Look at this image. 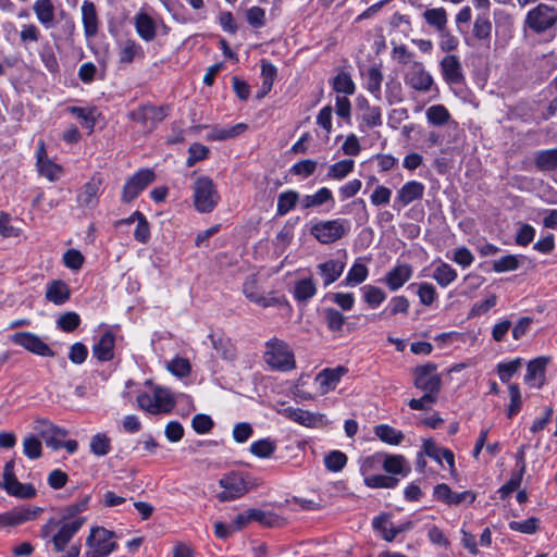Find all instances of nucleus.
Here are the masks:
<instances>
[{
	"label": "nucleus",
	"mask_w": 557,
	"mask_h": 557,
	"mask_svg": "<svg viewBox=\"0 0 557 557\" xmlns=\"http://www.w3.org/2000/svg\"><path fill=\"white\" fill-rule=\"evenodd\" d=\"M347 463V456L339 450H332L324 457V466L331 472L341 471Z\"/></svg>",
	"instance_id": "55"
},
{
	"label": "nucleus",
	"mask_w": 557,
	"mask_h": 557,
	"mask_svg": "<svg viewBox=\"0 0 557 557\" xmlns=\"http://www.w3.org/2000/svg\"><path fill=\"white\" fill-rule=\"evenodd\" d=\"M144 57L143 47L134 39H127L120 46L119 62L122 64H129L135 59H143Z\"/></svg>",
	"instance_id": "31"
},
{
	"label": "nucleus",
	"mask_w": 557,
	"mask_h": 557,
	"mask_svg": "<svg viewBox=\"0 0 557 557\" xmlns=\"http://www.w3.org/2000/svg\"><path fill=\"white\" fill-rule=\"evenodd\" d=\"M168 370L176 376L184 377L190 373V363L185 358H174L168 363Z\"/></svg>",
	"instance_id": "64"
},
{
	"label": "nucleus",
	"mask_w": 557,
	"mask_h": 557,
	"mask_svg": "<svg viewBox=\"0 0 557 557\" xmlns=\"http://www.w3.org/2000/svg\"><path fill=\"white\" fill-rule=\"evenodd\" d=\"M317 294V284L310 277H304L295 282L293 288L294 298L299 302H307Z\"/></svg>",
	"instance_id": "32"
},
{
	"label": "nucleus",
	"mask_w": 557,
	"mask_h": 557,
	"mask_svg": "<svg viewBox=\"0 0 557 557\" xmlns=\"http://www.w3.org/2000/svg\"><path fill=\"white\" fill-rule=\"evenodd\" d=\"M168 113V107L145 104L131 111L128 117L150 132L166 117Z\"/></svg>",
	"instance_id": "9"
},
{
	"label": "nucleus",
	"mask_w": 557,
	"mask_h": 557,
	"mask_svg": "<svg viewBox=\"0 0 557 557\" xmlns=\"http://www.w3.org/2000/svg\"><path fill=\"white\" fill-rule=\"evenodd\" d=\"M137 403L141 409L152 414L170 412L175 405L171 392L162 387H156L151 395L147 393L138 395Z\"/></svg>",
	"instance_id": "5"
},
{
	"label": "nucleus",
	"mask_w": 557,
	"mask_h": 557,
	"mask_svg": "<svg viewBox=\"0 0 557 557\" xmlns=\"http://www.w3.org/2000/svg\"><path fill=\"white\" fill-rule=\"evenodd\" d=\"M347 370L344 367H337L335 369H324L315 377V384L318 385L319 392L324 395L330 391L334 389L338 384L342 375Z\"/></svg>",
	"instance_id": "20"
},
{
	"label": "nucleus",
	"mask_w": 557,
	"mask_h": 557,
	"mask_svg": "<svg viewBox=\"0 0 557 557\" xmlns=\"http://www.w3.org/2000/svg\"><path fill=\"white\" fill-rule=\"evenodd\" d=\"M66 434V431L63 429L50 426L42 433V437L48 447L58 450L62 448Z\"/></svg>",
	"instance_id": "47"
},
{
	"label": "nucleus",
	"mask_w": 557,
	"mask_h": 557,
	"mask_svg": "<svg viewBox=\"0 0 557 557\" xmlns=\"http://www.w3.org/2000/svg\"><path fill=\"white\" fill-rule=\"evenodd\" d=\"M101 185V177L92 176L78 193V205L84 208H95L98 203V197L100 195Z\"/></svg>",
	"instance_id": "18"
},
{
	"label": "nucleus",
	"mask_w": 557,
	"mask_h": 557,
	"mask_svg": "<svg viewBox=\"0 0 557 557\" xmlns=\"http://www.w3.org/2000/svg\"><path fill=\"white\" fill-rule=\"evenodd\" d=\"M519 267V259L515 255L504 256L498 260L493 262V270L495 272L502 273L507 271L517 270Z\"/></svg>",
	"instance_id": "61"
},
{
	"label": "nucleus",
	"mask_w": 557,
	"mask_h": 557,
	"mask_svg": "<svg viewBox=\"0 0 557 557\" xmlns=\"http://www.w3.org/2000/svg\"><path fill=\"white\" fill-rule=\"evenodd\" d=\"M243 293L250 301L263 308L281 304L280 298L274 296L268 297L264 295V292L260 289L257 277L255 275H250L246 278L243 284Z\"/></svg>",
	"instance_id": "15"
},
{
	"label": "nucleus",
	"mask_w": 557,
	"mask_h": 557,
	"mask_svg": "<svg viewBox=\"0 0 557 557\" xmlns=\"http://www.w3.org/2000/svg\"><path fill=\"white\" fill-rule=\"evenodd\" d=\"M372 525L387 542H392L398 535L396 525H394L386 516L375 517L372 521Z\"/></svg>",
	"instance_id": "40"
},
{
	"label": "nucleus",
	"mask_w": 557,
	"mask_h": 557,
	"mask_svg": "<svg viewBox=\"0 0 557 557\" xmlns=\"http://www.w3.org/2000/svg\"><path fill=\"white\" fill-rule=\"evenodd\" d=\"M38 146L37 166L40 175L51 182L58 181L62 174V168L47 157L44 141H39Z\"/></svg>",
	"instance_id": "19"
},
{
	"label": "nucleus",
	"mask_w": 557,
	"mask_h": 557,
	"mask_svg": "<svg viewBox=\"0 0 557 557\" xmlns=\"http://www.w3.org/2000/svg\"><path fill=\"white\" fill-rule=\"evenodd\" d=\"M42 509L32 506H20L0 513V528L17 527L33 521L41 513Z\"/></svg>",
	"instance_id": "11"
},
{
	"label": "nucleus",
	"mask_w": 557,
	"mask_h": 557,
	"mask_svg": "<svg viewBox=\"0 0 557 557\" xmlns=\"http://www.w3.org/2000/svg\"><path fill=\"white\" fill-rule=\"evenodd\" d=\"M223 492L216 495L220 502H228L243 496L247 492V485L244 479L236 474L230 473L219 481Z\"/></svg>",
	"instance_id": "12"
},
{
	"label": "nucleus",
	"mask_w": 557,
	"mask_h": 557,
	"mask_svg": "<svg viewBox=\"0 0 557 557\" xmlns=\"http://www.w3.org/2000/svg\"><path fill=\"white\" fill-rule=\"evenodd\" d=\"M521 367V359L516 358L509 362L497 364V372L502 382L507 383Z\"/></svg>",
	"instance_id": "58"
},
{
	"label": "nucleus",
	"mask_w": 557,
	"mask_h": 557,
	"mask_svg": "<svg viewBox=\"0 0 557 557\" xmlns=\"http://www.w3.org/2000/svg\"><path fill=\"white\" fill-rule=\"evenodd\" d=\"M114 533L104 528H94L86 540L88 547L85 557H107L116 547Z\"/></svg>",
	"instance_id": "6"
},
{
	"label": "nucleus",
	"mask_w": 557,
	"mask_h": 557,
	"mask_svg": "<svg viewBox=\"0 0 557 557\" xmlns=\"http://www.w3.org/2000/svg\"><path fill=\"white\" fill-rule=\"evenodd\" d=\"M82 22L86 37H94L99 29L96 5L91 1H84L82 4Z\"/></svg>",
	"instance_id": "26"
},
{
	"label": "nucleus",
	"mask_w": 557,
	"mask_h": 557,
	"mask_svg": "<svg viewBox=\"0 0 557 557\" xmlns=\"http://www.w3.org/2000/svg\"><path fill=\"white\" fill-rule=\"evenodd\" d=\"M349 230V221L335 219L314 223L310 228V233L321 244H331L344 237Z\"/></svg>",
	"instance_id": "4"
},
{
	"label": "nucleus",
	"mask_w": 557,
	"mask_h": 557,
	"mask_svg": "<svg viewBox=\"0 0 557 557\" xmlns=\"http://www.w3.org/2000/svg\"><path fill=\"white\" fill-rule=\"evenodd\" d=\"M298 201H300V198L296 190L289 189L281 193L277 198V215H286L292 209L296 207Z\"/></svg>",
	"instance_id": "37"
},
{
	"label": "nucleus",
	"mask_w": 557,
	"mask_h": 557,
	"mask_svg": "<svg viewBox=\"0 0 557 557\" xmlns=\"http://www.w3.org/2000/svg\"><path fill=\"white\" fill-rule=\"evenodd\" d=\"M424 194V185L418 181H410L403 185L397 191L395 203L403 207L408 206L414 200L421 199Z\"/></svg>",
	"instance_id": "23"
},
{
	"label": "nucleus",
	"mask_w": 557,
	"mask_h": 557,
	"mask_svg": "<svg viewBox=\"0 0 557 557\" xmlns=\"http://www.w3.org/2000/svg\"><path fill=\"white\" fill-rule=\"evenodd\" d=\"M548 358H536L531 360L527 367L525 382L533 387H541L545 379V369Z\"/></svg>",
	"instance_id": "24"
},
{
	"label": "nucleus",
	"mask_w": 557,
	"mask_h": 557,
	"mask_svg": "<svg viewBox=\"0 0 557 557\" xmlns=\"http://www.w3.org/2000/svg\"><path fill=\"white\" fill-rule=\"evenodd\" d=\"M383 73L379 65L369 67L367 72V89L377 99L381 97Z\"/></svg>",
	"instance_id": "43"
},
{
	"label": "nucleus",
	"mask_w": 557,
	"mask_h": 557,
	"mask_svg": "<svg viewBox=\"0 0 557 557\" xmlns=\"http://www.w3.org/2000/svg\"><path fill=\"white\" fill-rule=\"evenodd\" d=\"M369 270L366 264L356 261L349 269L345 280L342 282L344 286H356L363 283L368 277Z\"/></svg>",
	"instance_id": "39"
},
{
	"label": "nucleus",
	"mask_w": 557,
	"mask_h": 557,
	"mask_svg": "<svg viewBox=\"0 0 557 557\" xmlns=\"http://www.w3.org/2000/svg\"><path fill=\"white\" fill-rule=\"evenodd\" d=\"M213 349L216 350L220 356L225 360H233L236 356L234 345L230 339L223 337H215L214 335L209 336Z\"/></svg>",
	"instance_id": "50"
},
{
	"label": "nucleus",
	"mask_w": 557,
	"mask_h": 557,
	"mask_svg": "<svg viewBox=\"0 0 557 557\" xmlns=\"http://www.w3.org/2000/svg\"><path fill=\"white\" fill-rule=\"evenodd\" d=\"M494 17L496 35L503 34L510 37L513 29V17L503 10L496 11Z\"/></svg>",
	"instance_id": "49"
},
{
	"label": "nucleus",
	"mask_w": 557,
	"mask_h": 557,
	"mask_svg": "<svg viewBox=\"0 0 557 557\" xmlns=\"http://www.w3.org/2000/svg\"><path fill=\"white\" fill-rule=\"evenodd\" d=\"M412 276V269L409 264H397L385 276V284L395 292L403 287Z\"/></svg>",
	"instance_id": "22"
},
{
	"label": "nucleus",
	"mask_w": 557,
	"mask_h": 557,
	"mask_svg": "<svg viewBox=\"0 0 557 557\" xmlns=\"http://www.w3.org/2000/svg\"><path fill=\"white\" fill-rule=\"evenodd\" d=\"M111 450V441L104 433H98L91 437L90 451L96 456H106Z\"/></svg>",
	"instance_id": "53"
},
{
	"label": "nucleus",
	"mask_w": 557,
	"mask_h": 557,
	"mask_svg": "<svg viewBox=\"0 0 557 557\" xmlns=\"http://www.w3.org/2000/svg\"><path fill=\"white\" fill-rule=\"evenodd\" d=\"M11 341L22 346L23 348L29 350L33 354H36L38 356L42 357H53L54 352L53 350L44 343L39 336L29 333V332H18L11 336Z\"/></svg>",
	"instance_id": "13"
},
{
	"label": "nucleus",
	"mask_w": 557,
	"mask_h": 557,
	"mask_svg": "<svg viewBox=\"0 0 557 557\" xmlns=\"http://www.w3.org/2000/svg\"><path fill=\"white\" fill-rule=\"evenodd\" d=\"M137 35L145 41H152L157 37L158 22L145 11L137 12L133 17Z\"/></svg>",
	"instance_id": "16"
},
{
	"label": "nucleus",
	"mask_w": 557,
	"mask_h": 557,
	"mask_svg": "<svg viewBox=\"0 0 557 557\" xmlns=\"http://www.w3.org/2000/svg\"><path fill=\"white\" fill-rule=\"evenodd\" d=\"M115 337L112 332L108 331L92 346V354L99 361H109L113 358Z\"/></svg>",
	"instance_id": "28"
},
{
	"label": "nucleus",
	"mask_w": 557,
	"mask_h": 557,
	"mask_svg": "<svg viewBox=\"0 0 557 557\" xmlns=\"http://www.w3.org/2000/svg\"><path fill=\"white\" fill-rule=\"evenodd\" d=\"M71 290L66 283L53 280L47 284L46 298L54 305H63L70 299Z\"/></svg>",
	"instance_id": "27"
},
{
	"label": "nucleus",
	"mask_w": 557,
	"mask_h": 557,
	"mask_svg": "<svg viewBox=\"0 0 557 557\" xmlns=\"http://www.w3.org/2000/svg\"><path fill=\"white\" fill-rule=\"evenodd\" d=\"M364 484L371 488H393L398 484V479L383 474L368 475Z\"/></svg>",
	"instance_id": "54"
},
{
	"label": "nucleus",
	"mask_w": 557,
	"mask_h": 557,
	"mask_svg": "<svg viewBox=\"0 0 557 557\" xmlns=\"http://www.w3.org/2000/svg\"><path fill=\"white\" fill-rule=\"evenodd\" d=\"M285 418L307 428H315L322 421L323 416L294 407H285L278 410Z\"/></svg>",
	"instance_id": "17"
},
{
	"label": "nucleus",
	"mask_w": 557,
	"mask_h": 557,
	"mask_svg": "<svg viewBox=\"0 0 557 557\" xmlns=\"http://www.w3.org/2000/svg\"><path fill=\"white\" fill-rule=\"evenodd\" d=\"M194 206L200 213H209L218 206L220 196L213 181L208 176L196 178L193 186Z\"/></svg>",
	"instance_id": "2"
},
{
	"label": "nucleus",
	"mask_w": 557,
	"mask_h": 557,
	"mask_svg": "<svg viewBox=\"0 0 557 557\" xmlns=\"http://www.w3.org/2000/svg\"><path fill=\"white\" fill-rule=\"evenodd\" d=\"M276 73V67L271 62L261 60L262 86L260 97H263L272 89Z\"/></svg>",
	"instance_id": "46"
},
{
	"label": "nucleus",
	"mask_w": 557,
	"mask_h": 557,
	"mask_svg": "<svg viewBox=\"0 0 557 557\" xmlns=\"http://www.w3.org/2000/svg\"><path fill=\"white\" fill-rule=\"evenodd\" d=\"M557 24V8L539 3L535 8L531 9L524 20L525 27L530 28L535 34H542Z\"/></svg>",
	"instance_id": "3"
},
{
	"label": "nucleus",
	"mask_w": 557,
	"mask_h": 557,
	"mask_svg": "<svg viewBox=\"0 0 557 557\" xmlns=\"http://www.w3.org/2000/svg\"><path fill=\"white\" fill-rule=\"evenodd\" d=\"M135 215L137 216L138 223L134 232V237L137 242L146 244L150 237L149 223L141 212L135 211Z\"/></svg>",
	"instance_id": "60"
},
{
	"label": "nucleus",
	"mask_w": 557,
	"mask_h": 557,
	"mask_svg": "<svg viewBox=\"0 0 557 557\" xmlns=\"http://www.w3.org/2000/svg\"><path fill=\"white\" fill-rule=\"evenodd\" d=\"M436 370L437 367L435 363L416 367L413 369V385L426 394L437 396L442 387V379L440 374L436 373Z\"/></svg>",
	"instance_id": "8"
},
{
	"label": "nucleus",
	"mask_w": 557,
	"mask_h": 557,
	"mask_svg": "<svg viewBox=\"0 0 557 557\" xmlns=\"http://www.w3.org/2000/svg\"><path fill=\"white\" fill-rule=\"evenodd\" d=\"M355 166L354 160L345 159L341 160L329 168L326 177L330 180L341 181L345 178Z\"/></svg>",
	"instance_id": "48"
},
{
	"label": "nucleus",
	"mask_w": 557,
	"mask_h": 557,
	"mask_svg": "<svg viewBox=\"0 0 557 557\" xmlns=\"http://www.w3.org/2000/svg\"><path fill=\"white\" fill-rule=\"evenodd\" d=\"M361 290L363 293L364 301L371 308L379 307L386 299L385 292L376 286L366 285L361 288Z\"/></svg>",
	"instance_id": "52"
},
{
	"label": "nucleus",
	"mask_w": 557,
	"mask_h": 557,
	"mask_svg": "<svg viewBox=\"0 0 557 557\" xmlns=\"http://www.w3.org/2000/svg\"><path fill=\"white\" fill-rule=\"evenodd\" d=\"M246 129L247 125L245 123H238L236 125L224 128H215L211 134V138L214 140H225L240 135Z\"/></svg>",
	"instance_id": "57"
},
{
	"label": "nucleus",
	"mask_w": 557,
	"mask_h": 557,
	"mask_svg": "<svg viewBox=\"0 0 557 557\" xmlns=\"http://www.w3.org/2000/svg\"><path fill=\"white\" fill-rule=\"evenodd\" d=\"M276 449V444L271 438H262L250 445V453L259 458L271 457Z\"/></svg>",
	"instance_id": "51"
},
{
	"label": "nucleus",
	"mask_w": 557,
	"mask_h": 557,
	"mask_svg": "<svg viewBox=\"0 0 557 557\" xmlns=\"http://www.w3.org/2000/svg\"><path fill=\"white\" fill-rule=\"evenodd\" d=\"M375 435L384 443L398 445L404 440V434L387 424H380L374 429Z\"/></svg>",
	"instance_id": "41"
},
{
	"label": "nucleus",
	"mask_w": 557,
	"mask_h": 557,
	"mask_svg": "<svg viewBox=\"0 0 557 557\" xmlns=\"http://www.w3.org/2000/svg\"><path fill=\"white\" fill-rule=\"evenodd\" d=\"M81 323V318L76 312H65L57 320V325L64 332L75 331Z\"/></svg>",
	"instance_id": "59"
},
{
	"label": "nucleus",
	"mask_w": 557,
	"mask_h": 557,
	"mask_svg": "<svg viewBox=\"0 0 557 557\" xmlns=\"http://www.w3.org/2000/svg\"><path fill=\"white\" fill-rule=\"evenodd\" d=\"M428 122L433 126H443L450 120V113L443 104H433L425 111Z\"/></svg>",
	"instance_id": "36"
},
{
	"label": "nucleus",
	"mask_w": 557,
	"mask_h": 557,
	"mask_svg": "<svg viewBox=\"0 0 557 557\" xmlns=\"http://www.w3.org/2000/svg\"><path fill=\"white\" fill-rule=\"evenodd\" d=\"M534 164L541 172L557 170V147L554 149L540 150L534 153Z\"/></svg>",
	"instance_id": "33"
},
{
	"label": "nucleus",
	"mask_w": 557,
	"mask_h": 557,
	"mask_svg": "<svg viewBox=\"0 0 557 557\" xmlns=\"http://www.w3.org/2000/svg\"><path fill=\"white\" fill-rule=\"evenodd\" d=\"M440 36V42L438 47L443 52H451L458 48L459 40L458 38L453 35L448 28H445V30L438 33Z\"/></svg>",
	"instance_id": "63"
},
{
	"label": "nucleus",
	"mask_w": 557,
	"mask_h": 557,
	"mask_svg": "<svg viewBox=\"0 0 557 557\" xmlns=\"http://www.w3.org/2000/svg\"><path fill=\"white\" fill-rule=\"evenodd\" d=\"M344 269L345 262L334 259H330L317 267L318 274L322 277L325 287L339 278Z\"/></svg>",
	"instance_id": "25"
},
{
	"label": "nucleus",
	"mask_w": 557,
	"mask_h": 557,
	"mask_svg": "<svg viewBox=\"0 0 557 557\" xmlns=\"http://www.w3.org/2000/svg\"><path fill=\"white\" fill-rule=\"evenodd\" d=\"M433 278L440 286L446 287L457 278V272L448 263L441 262L434 269Z\"/></svg>",
	"instance_id": "42"
},
{
	"label": "nucleus",
	"mask_w": 557,
	"mask_h": 557,
	"mask_svg": "<svg viewBox=\"0 0 557 557\" xmlns=\"http://www.w3.org/2000/svg\"><path fill=\"white\" fill-rule=\"evenodd\" d=\"M425 23L437 33L445 30L448 25V14L444 8L426 9L422 14Z\"/></svg>",
	"instance_id": "30"
},
{
	"label": "nucleus",
	"mask_w": 557,
	"mask_h": 557,
	"mask_svg": "<svg viewBox=\"0 0 557 557\" xmlns=\"http://www.w3.org/2000/svg\"><path fill=\"white\" fill-rule=\"evenodd\" d=\"M264 362L275 371L288 372L296 368L295 356L287 343L271 338L265 343Z\"/></svg>",
	"instance_id": "1"
},
{
	"label": "nucleus",
	"mask_w": 557,
	"mask_h": 557,
	"mask_svg": "<svg viewBox=\"0 0 557 557\" xmlns=\"http://www.w3.org/2000/svg\"><path fill=\"white\" fill-rule=\"evenodd\" d=\"M440 70L443 79L448 85H460L465 82L462 64L455 54H446L440 61Z\"/></svg>",
	"instance_id": "14"
},
{
	"label": "nucleus",
	"mask_w": 557,
	"mask_h": 557,
	"mask_svg": "<svg viewBox=\"0 0 557 557\" xmlns=\"http://www.w3.org/2000/svg\"><path fill=\"white\" fill-rule=\"evenodd\" d=\"M333 194L332 191L326 188L322 187L313 195H306L300 199V206L304 210H308L311 208L320 207L329 201H333Z\"/></svg>",
	"instance_id": "34"
},
{
	"label": "nucleus",
	"mask_w": 557,
	"mask_h": 557,
	"mask_svg": "<svg viewBox=\"0 0 557 557\" xmlns=\"http://www.w3.org/2000/svg\"><path fill=\"white\" fill-rule=\"evenodd\" d=\"M156 178L150 169H141L129 177L123 186L122 200L124 202L133 201L148 185Z\"/></svg>",
	"instance_id": "10"
},
{
	"label": "nucleus",
	"mask_w": 557,
	"mask_h": 557,
	"mask_svg": "<svg viewBox=\"0 0 557 557\" xmlns=\"http://www.w3.org/2000/svg\"><path fill=\"white\" fill-rule=\"evenodd\" d=\"M3 488L12 496L28 499L36 495V490L30 484H24L16 480L9 481L7 484H2Z\"/></svg>",
	"instance_id": "38"
},
{
	"label": "nucleus",
	"mask_w": 557,
	"mask_h": 557,
	"mask_svg": "<svg viewBox=\"0 0 557 557\" xmlns=\"http://www.w3.org/2000/svg\"><path fill=\"white\" fill-rule=\"evenodd\" d=\"M404 82L407 87L418 92H429L434 86L433 76L420 61L411 62L404 72Z\"/></svg>",
	"instance_id": "7"
},
{
	"label": "nucleus",
	"mask_w": 557,
	"mask_h": 557,
	"mask_svg": "<svg viewBox=\"0 0 557 557\" xmlns=\"http://www.w3.org/2000/svg\"><path fill=\"white\" fill-rule=\"evenodd\" d=\"M332 87L337 94L352 95L355 94L356 86L350 76L346 72H339L332 81Z\"/></svg>",
	"instance_id": "44"
},
{
	"label": "nucleus",
	"mask_w": 557,
	"mask_h": 557,
	"mask_svg": "<svg viewBox=\"0 0 557 557\" xmlns=\"http://www.w3.org/2000/svg\"><path fill=\"white\" fill-rule=\"evenodd\" d=\"M376 458H383V469L387 473L406 475L410 471V468L406 466L405 458L400 455H377Z\"/></svg>",
	"instance_id": "35"
},
{
	"label": "nucleus",
	"mask_w": 557,
	"mask_h": 557,
	"mask_svg": "<svg viewBox=\"0 0 557 557\" xmlns=\"http://www.w3.org/2000/svg\"><path fill=\"white\" fill-rule=\"evenodd\" d=\"M33 12L46 29L55 25V7L52 0H36L33 4Z\"/></svg>",
	"instance_id": "21"
},
{
	"label": "nucleus",
	"mask_w": 557,
	"mask_h": 557,
	"mask_svg": "<svg viewBox=\"0 0 557 557\" xmlns=\"http://www.w3.org/2000/svg\"><path fill=\"white\" fill-rule=\"evenodd\" d=\"M492 27L493 26L490 20V15L486 13H480L474 20L472 35L475 39L482 41L486 47H490Z\"/></svg>",
	"instance_id": "29"
},
{
	"label": "nucleus",
	"mask_w": 557,
	"mask_h": 557,
	"mask_svg": "<svg viewBox=\"0 0 557 557\" xmlns=\"http://www.w3.org/2000/svg\"><path fill=\"white\" fill-rule=\"evenodd\" d=\"M324 319L326 322L327 327L333 332H339L342 331L346 318L342 312L334 308H325L323 310Z\"/></svg>",
	"instance_id": "56"
},
{
	"label": "nucleus",
	"mask_w": 557,
	"mask_h": 557,
	"mask_svg": "<svg viewBox=\"0 0 557 557\" xmlns=\"http://www.w3.org/2000/svg\"><path fill=\"white\" fill-rule=\"evenodd\" d=\"M252 521H257L264 527L275 528L284 524V519L271 511L251 509Z\"/></svg>",
	"instance_id": "45"
},
{
	"label": "nucleus",
	"mask_w": 557,
	"mask_h": 557,
	"mask_svg": "<svg viewBox=\"0 0 557 557\" xmlns=\"http://www.w3.org/2000/svg\"><path fill=\"white\" fill-rule=\"evenodd\" d=\"M209 153L208 147L201 144H193L188 149V158L186 160L187 166L195 165L198 161L207 159Z\"/></svg>",
	"instance_id": "62"
}]
</instances>
